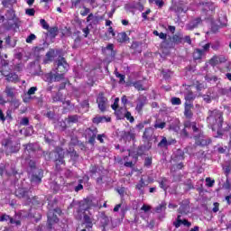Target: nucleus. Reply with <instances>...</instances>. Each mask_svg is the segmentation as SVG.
Segmentation results:
<instances>
[{
	"label": "nucleus",
	"instance_id": "obj_1",
	"mask_svg": "<svg viewBox=\"0 0 231 231\" xmlns=\"http://www.w3.org/2000/svg\"><path fill=\"white\" fill-rule=\"evenodd\" d=\"M207 122L212 131H217L215 138H221L223 136V112L217 109L208 110Z\"/></svg>",
	"mask_w": 231,
	"mask_h": 231
},
{
	"label": "nucleus",
	"instance_id": "obj_2",
	"mask_svg": "<svg viewBox=\"0 0 231 231\" xmlns=\"http://www.w3.org/2000/svg\"><path fill=\"white\" fill-rule=\"evenodd\" d=\"M65 154L66 152L61 147H57L53 152H43V156L47 162H50L54 157L56 171H62L60 165H66V161H64Z\"/></svg>",
	"mask_w": 231,
	"mask_h": 231
},
{
	"label": "nucleus",
	"instance_id": "obj_3",
	"mask_svg": "<svg viewBox=\"0 0 231 231\" xmlns=\"http://www.w3.org/2000/svg\"><path fill=\"white\" fill-rule=\"evenodd\" d=\"M182 42L183 34L176 33L172 36H168V39L165 42H162V44L166 50H172L173 48H176L178 44H181Z\"/></svg>",
	"mask_w": 231,
	"mask_h": 231
},
{
	"label": "nucleus",
	"instance_id": "obj_4",
	"mask_svg": "<svg viewBox=\"0 0 231 231\" xmlns=\"http://www.w3.org/2000/svg\"><path fill=\"white\" fill-rule=\"evenodd\" d=\"M68 69H69V64L66 61V58L59 56L54 62V71L66 74L68 73Z\"/></svg>",
	"mask_w": 231,
	"mask_h": 231
},
{
	"label": "nucleus",
	"instance_id": "obj_5",
	"mask_svg": "<svg viewBox=\"0 0 231 231\" xmlns=\"http://www.w3.org/2000/svg\"><path fill=\"white\" fill-rule=\"evenodd\" d=\"M31 174V182L33 185H39L42 182V178L44 176V172L42 169H34L33 171H30Z\"/></svg>",
	"mask_w": 231,
	"mask_h": 231
},
{
	"label": "nucleus",
	"instance_id": "obj_6",
	"mask_svg": "<svg viewBox=\"0 0 231 231\" xmlns=\"http://www.w3.org/2000/svg\"><path fill=\"white\" fill-rule=\"evenodd\" d=\"M4 174H6V176H15L17 174L15 166L10 163L0 164V176Z\"/></svg>",
	"mask_w": 231,
	"mask_h": 231
},
{
	"label": "nucleus",
	"instance_id": "obj_7",
	"mask_svg": "<svg viewBox=\"0 0 231 231\" xmlns=\"http://www.w3.org/2000/svg\"><path fill=\"white\" fill-rule=\"evenodd\" d=\"M56 214H60V209H54V210H50L48 212V225H49V228H51V226L53 225V223H59V217H57Z\"/></svg>",
	"mask_w": 231,
	"mask_h": 231
},
{
	"label": "nucleus",
	"instance_id": "obj_8",
	"mask_svg": "<svg viewBox=\"0 0 231 231\" xmlns=\"http://www.w3.org/2000/svg\"><path fill=\"white\" fill-rule=\"evenodd\" d=\"M3 145L6 151V152H18L19 151V144L14 145L12 141L5 139L3 143Z\"/></svg>",
	"mask_w": 231,
	"mask_h": 231
},
{
	"label": "nucleus",
	"instance_id": "obj_9",
	"mask_svg": "<svg viewBox=\"0 0 231 231\" xmlns=\"http://www.w3.org/2000/svg\"><path fill=\"white\" fill-rule=\"evenodd\" d=\"M146 104H147V97L143 95L139 96V97L137 98V105L135 106V110L137 111V113H142Z\"/></svg>",
	"mask_w": 231,
	"mask_h": 231
},
{
	"label": "nucleus",
	"instance_id": "obj_10",
	"mask_svg": "<svg viewBox=\"0 0 231 231\" xmlns=\"http://www.w3.org/2000/svg\"><path fill=\"white\" fill-rule=\"evenodd\" d=\"M15 196L23 199H30V191L26 188H19L15 190Z\"/></svg>",
	"mask_w": 231,
	"mask_h": 231
},
{
	"label": "nucleus",
	"instance_id": "obj_11",
	"mask_svg": "<svg viewBox=\"0 0 231 231\" xmlns=\"http://www.w3.org/2000/svg\"><path fill=\"white\" fill-rule=\"evenodd\" d=\"M1 73H2V75H4V77H6V80H8V82H18L19 81V76L14 72L8 73L7 70L2 69Z\"/></svg>",
	"mask_w": 231,
	"mask_h": 231
},
{
	"label": "nucleus",
	"instance_id": "obj_12",
	"mask_svg": "<svg viewBox=\"0 0 231 231\" xmlns=\"http://www.w3.org/2000/svg\"><path fill=\"white\" fill-rule=\"evenodd\" d=\"M173 143H176V140L174 139L167 140V137H162V140L158 143V147L160 149H167L169 145H173Z\"/></svg>",
	"mask_w": 231,
	"mask_h": 231
},
{
	"label": "nucleus",
	"instance_id": "obj_13",
	"mask_svg": "<svg viewBox=\"0 0 231 231\" xmlns=\"http://www.w3.org/2000/svg\"><path fill=\"white\" fill-rule=\"evenodd\" d=\"M98 108L104 113L106 111V104H107V98L104 97V94H99L97 99Z\"/></svg>",
	"mask_w": 231,
	"mask_h": 231
},
{
	"label": "nucleus",
	"instance_id": "obj_14",
	"mask_svg": "<svg viewBox=\"0 0 231 231\" xmlns=\"http://www.w3.org/2000/svg\"><path fill=\"white\" fill-rule=\"evenodd\" d=\"M190 202L189 200H183L179 208V214H189L190 212Z\"/></svg>",
	"mask_w": 231,
	"mask_h": 231
},
{
	"label": "nucleus",
	"instance_id": "obj_15",
	"mask_svg": "<svg viewBox=\"0 0 231 231\" xmlns=\"http://www.w3.org/2000/svg\"><path fill=\"white\" fill-rule=\"evenodd\" d=\"M97 133H98V130H97V128H93V129L88 128V143H90V145H95Z\"/></svg>",
	"mask_w": 231,
	"mask_h": 231
},
{
	"label": "nucleus",
	"instance_id": "obj_16",
	"mask_svg": "<svg viewBox=\"0 0 231 231\" xmlns=\"http://www.w3.org/2000/svg\"><path fill=\"white\" fill-rule=\"evenodd\" d=\"M194 108V105L189 102L185 103V106H184V116H186V118H192V116H194V114L192 113V109Z\"/></svg>",
	"mask_w": 231,
	"mask_h": 231
},
{
	"label": "nucleus",
	"instance_id": "obj_17",
	"mask_svg": "<svg viewBox=\"0 0 231 231\" xmlns=\"http://www.w3.org/2000/svg\"><path fill=\"white\" fill-rule=\"evenodd\" d=\"M173 225L175 228H180L181 225H184L185 226H190L192 224L189 222L187 219L181 220V215H178L177 221L173 222Z\"/></svg>",
	"mask_w": 231,
	"mask_h": 231
},
{
	"label": "nucleus",
	"instance_id": "obj_18",
	"mask_svg": "<svg viewBox=\"0 0 231 231\" xmlns=\"http://www.w3.org/2000/svg\"><path fill=\"white\" fill-rule=\"evenodd\" d=\"M201 23H202L201 18L197 17L186 25V29L194 30V28H198L199 24H201Z\"/></svg>",
	"mask_w": 231,
	"mask_h": 231
},
{
	"label": "nucleus",
	"instance_id": "obj_19",
	"mask_svg": "<svg viewBox=\"0 0 231 231\" xmlns=\"http://www.w3.org/2000/svg\"><path fill=\"white\" fill-rule=\"evenodd\" d=\"M212 143V140L208 137H199L196 141V145H201V147H205L207 145H210Z\"/></svg>",
	"mask_w": 231,
	"mask_h": 231
},
{
	"label": "nucleus",
	"instance_id": "obj_20",
	"mask_svg": "<svg viewBox=\"0 0 231 231\" xmlns=\"http://www.w3.org/2000/svg\"><path fill=\"white\" fill-rule=\"evenodd\" d=\"M127 111V108L125 107H120L119 109L116 108L115 110V115L117 118V120H124L125 118V113Z\"/></svg>",
	"mask_w": 231,
	"mask_h": 231
},
{
	"label": "nucleus",
	"instance_id": "obj_21",
	"mask_svg": "<svg viewBox=\"0 0 231 231\" xmlns=\"http://www.w3.org/2000/svg\"><path fill=\"white\" fill-rule=\"evenodd\" d=\"M123 140H125L126 142H131V140H133V142H134L136 140V134L131 130L124 132Z\"/></svg>",
	"mask_w": 231,
	"mask_h": 231
},
{
	"label": "nucleus",
	"instance_id": "obj_22",
	"mask_svg": "<svg viewBox=\"0 0 231 231\" xmlns=\"http://www.w3.org/2000/svg\"><path fill=\"white\" fill-rule=\"evenodd\" d=\"M83 220L86 224L87 230L91 231V229L93 228V220L91 219V217L88 215H84Z\"/></svg>",
	"mask_w": 231,
	"mask_h": 231
},
{
	"label": "nucleus",
	"instance_id": "obj_23",
	"mask_svg": "<svg viewBox=\"0 0 231 231\" xmlns=\"http://www.w3.org/2000/svg\"><path fill=\"white\" fill-rule=\"evenodd\" d=\"M117 42H120L121 44H124V42H127L129 41V38L127 37V33L125 32H119L116 36Z\"/></svg>",
	"mask_w": 231,
	"mask_h": 231
},
{
	"label": "nucleus",
	"instance_id": "obj_24",
	"mask_svg": "<svg viewBox=\"0 0 231 231\" xmlns=\"http://www.w3.org/2000/svg\"><path fill=\"white\" fill-rule=\"evenodd\" d=\"M54 56H55V50L50 49V51L46 53V59L43 60L44 64H48V62H51V60H53Z\"/></svg>",
	"mask_w": 231,
	"mask_h": 231
},
{
	"label": "nucleus",
	"instance_id": "obj_25",
	"mask_svg": "<svg viewBox=\"0 0 231 231\" xmlns=\"http://www.w3.org/2000/svg\"><path fill=\"white\" fill-rule=\"evenodd\" d=\"M5 93L6 95V97H8V98H15V89L12 87H6Z\"/></svg>",
	"mask_w": 231,
	"mask_h": 231
},
{
	"label": "nucleus",
	"instance_id": "obj_26",
	"mask_svg": "<svg viewBox=\"0 0 231 231\" xmlns=\"http://www.w3.org/2000/svg\"><path fill=\"white\" fill-rule=\"evenodd\" d=\"M102 122H111V117L97 116L93 118V124H102Z\"/></svg>",
	"mask_w": 231,
	"mask_h": 231
},
{
	"label": "nucleus",
	"instance_id": "obj_27",
	"mask_svg": "<svg viewBox=\"0 0 231 231\" xmlns=\"http://www.w3.org/2000/svg\"><path fill=\"white\" fill-rule=\"evenodd\" d=\"M49 35L51 39H55L59 35V28L58 27H49Z\"/></svg>",
	"mask_w": 231,
	"mask_h": 231
},
{
	"label": "nucleus",
	"instance_id": "obj_28",
	"mask_svg": "<svg viewBox=\"0 0 231 231\" xmlns=\"http://www.w3.org/2000/svg\"><path fill=\"white\" fill-rule=\"evenodd\" d=\"M152 129L151 128H145L143 134V140H151V138H152Z\"/></svg>",
	"mask_w": 231,
	"mask_h": 231
},
{
	"label": "nucleus",
	"instance_id": "obj_29",
	"mask_svg": "<svg viewBox=\"0 0 231 231\" xmlns=\"http://www.w3.org/2000/svg\"><path fill=\"white\" fill-rule=\"evenodd\" d=\"M203 55L205 54L203 53L201 49H196L193 52V59L194 60H199L202 59Z\"/></svg>",
	"mask_w": 231,
	"mask_h": 231
},
{
	"label": "nucleus",
	"instance_id": "obj_30",
	"mask_svg": "<svg viewBox=\"0 0 231 231\" xmlns=\"http://www.w3.org/2000/svg\"><path fill=\"white\" fill-rule=\"evenodd\" d=\"M84 1L86 0H74L71 1V8H83Z\"/></svg>",
	"mask_w": 231,
	"mask_h": 231
},
{
	"label": "nucleus",
	"instance_id": "obj_31",
	"mask_svg": "<svg viewBox=\"0 0 231 231\" xmlns=\"http://www.w3.org/2000/svg\"><path fill=\"white\" fill-rule=\"evenodd\" d=\"M55 74H53V82H60L64 79V73L54 71Z\"/></svg>",
	"mask_w": 231,
	"mask_h": 231
},
{
	"label": "nucleus",
	"instance_id": "obj_32",
	"mask_svg": "<svg viewBox=\"0 0 231 231\" xmlns=\"http://www.w3.org/2000/svg\"><path fill=\"white\" fill-rule=\"evenodd\" d=\"M214 10H215L214 4L210 2L203 4L204 12H214Z\"/></svg>",
	"mask_w": 231,
	"mask_h": 231
},
{
	"label": "nucleus",
	"instance_id": "obj_33",
	"mask_svg": "<svg viewBox=\"0 0 231 231\" xmlns=\"http://www.w3.org/2000/svg\"><path fill=\"white\" fill-rule=\"evenodd\" d=\"M35 91H37V87H32L31 88H29L27 92L29 97H24L23 102H29L30 98H32V95H35Z\"/></svg>",
	"mask_w": 231,
	"mask_h": 231
},
{
	"label": "nucleus",
	"instance_id": "obj_34",
	"mask_svg": "<svg viewBox=\"0 0 231 231\" xmlns=\"http://www.w3.org/2000/svg\"><path fill=\"white\" fill-rule=\"evenodd\" d=\"M166 208H167V204L165 202H162V204H160L155 208V212L157 214H162V212H165Z\"/></svg>",
	"mask_w": 231,
	"mask_h": 231
},
{
	"label": "nucleus",
	"instance_id": "obj_35",
	"mask_svg": "<svg viewBox=\"0 0 231 231\" xmlns=\"http://www.w3.org/2000/svg\"><path fill=\"white\" fill-rule=\"evenodd\" d=\"M24 151H27L28 152H35V143H29L27 144H23Z\"/></svg>",
	"mask_w": 231,
	"mask_h": 231
},
{
	"label": "nucleus",
	"instance_id": "obj_36",
	"mask_svg": "<svg viewBox=\"0 0 231 231\" xmlns=\"http://www.w3.org/2000/svg\"><path fill=\"white\" fill-rule=\"evenodd\" d=\"M48 46H50L48 44V42H44L43 45H40L34 48V51L35 53H41V51H44V50H46V48H48Z\"/></svg>",
	"mask_w": 231,
	"mask_h": 231
},
{
	"label": "nucleus",
	"instance_id": "obj_37",
	"mask_svg": "<svg viewBox=\"0 0 231 231\" xmlns=\"http://www.w3.org/2000/svg\"><path fill=\"white\" fill-rule=\"evenodd\" d=\"M134 88L137 89L138 91H145V88H143V84H142V81H135L133 83Z\"/></svg>",
	"mask_w": 231,
	"mask_h": 231
},
{
	"label": "nucleus",
	"instance_id": "obj_38",
	"mask_svg": "<svg viewBox=\"0 0 231 231\" xmlns=\"http://www.w3.org/2000/svg\"><path fill=\"white\" fill-rule=\"evenodd\" d=\"M43 80L51 84L53 82V74L51 72L43 75Z\"/></svg>",
	"mask_w": 231,
	"mask_h": 231
},
{
	"label": "nucleus",
	"instance_id": "obj_39",
	"mask_svg": "<svg viewBox=\"0 0 231 231\" xmlns=\"http://www.w3.org/2000/svg\"><path fill=\"white\" fill-rule=\"evenodd\" d=\"M175 156L177 158V160H184L185 159V152H183V150H177L175 152Z\"/></svg>",
	"mask_w": 231,
	"mask_h": 231
},
{
	"label": "nucleus",
	"instance_id": "obj_40",
	"mask_svg": "<svg viewBox=\"0 0 231 231\" xmlns=\"http://www.w3.org/2000/svg\"><path fill=\"white\" fill-rule=\"evenodd\" d=\"M167 124L165 122L155 121L153 127L155 129H165Z\"/></svg>",
	"mask_w": 231,
	"mask_h": 231
},
{
	"label": "nucleus",
	"instance_id": "obj_41",
	"mask_svg": "<svg viewBox=\"0 0 231 231\" xmlns=\"http://www.w3.org/2000/svg\"><path fill=\"white\" fill-rule=\"evenodd\" d=\"M77 122H79V116H77V115L69 116V117H68L69 124H77Z\"/></svg>",
	"mask_w": 231,
	"mask_h": 231
},
{
	"label": "nucleus",
	"instance_id": "obj_42",
	"mask_svg": "<svg viewBox=\"0 0 231 231\" xmlns=\"http://www.w3.org/2000/svg\"><path fill=\"white\" fill-rule=\"evenodd\" d=\"M100 223L102 226H107V225H109V217H107L106 215L102 216L100 218Z\"/></svg>",
	"mask_w": 231,
	"mask_h": 231
},
{
	"label": "nucleus",
	"instance_id": "obj_43",
	"mask_svg": "<svg viewBox=\"0 0 231 231\" xmlns=\"http://www.w3.org/2000/svg\"><path fill=\"white\" fill-rule=\"evenodd\" d=\"M149 3H155L158 8H163V5H165V2H163V0H149Z\"/></svg>",
	"mask_w": 231,
	"mask_h": 231
},
{
	"label": "nucleus",
	"instance_id": "obj_44",
	"mask_svg": "<svg viewBox=\"0 0 231 231\" xmlns=\"http://www.w3.org/2000/svg\"><path fill=\"white\" fill-rule=\"evenodd\" d=\"M161 189L167 190V178H162V180L159 181Z\"/></svg>",
	"mask_w": 231,
	"mask_h": 231
},
{
	"label": "nucleus",
	"instance_id": "obj_45",
	"mask_svg": "<svg viewBox=\"0 0 231 231\" xmlns=\"http://www.w3.org/2000/svg\"><path fill=\"white\" fill-rule=\"evenodd\" d=\"M125 118L129 121L130 124H133L134 122V117L132 116L131 112L127 111L125 113Z\"/></svg>",
	"mask_w": 231,
	"mask_h": 231
},
{
	"label": "nucleus",
	"instance_id": "obj_46",
	"mask_svg": "<svg viewBox=\"0 0 231 231\" xmlns=\"http://www.w3.org/2000/svg\"><path fill=\"white\" fill-rule=\"evenodd\" d=\"M35 39H37V36L33 33H31L25 40V42H27V44H32L33 42V41H35Z\"/></svg>",
	"mask_w": 231,
	"mask_h": 231
},
{
	"label": "nucleus",
	"instance_id": "obj_47",
	"mask_svg": "<svg viewBox=\"0 0 231 231\" xmlns=\"http://www.w3.org/2000/svg\"><path fill=\"white\" fill-rule=\"evenodd\" d=\"M147 151L146 146H139L137 149V156H143V153Z\"/></svg>",
	"mask_w": 231,
	"mask_h": 231
},
{
	"label": "nucleus",
	"instance_id": "obj_48",
	"mask_svg": "<svg viewBox=\"0 0 231 231\" xmlns=\"http://www.w3.org/2000/svg\"><path fill=\"white\" fill-rule=\"evenodd\" d=\"M69 154L73 162H77V160H79V153H77L75 150L69 152Z\"/></svg>",
	"mask_w": 231,
	"mask_h": 231
},
{
	"label": "nucleus",
	"instance_id": "obj_49",
	"mask_svg": "<svg viewBox=\"0 0 231 231\" xmlns=\"http://www.w3.org/2000/svg\"><path fill=\"white\" fill-rule=\"evenodd\" d=\"M52 102H62V94L57 93L55 96H53Z\"/></svg>",
	"mask_w": 231,
	"mask_h": 231
},
{
	"label": "nucleus",
	"instance_id": "obj_50",
	"mask_svg": "<svg viewBox=\"0 0 231 231\" xmlns=\"http://www.w3.org/2000/svg\"><path fill=\"white\" fill-rule=\"evenodd\" d=\"M185 100L188 102V104H190L189 102L194 100V94L192 92H189L185 95Z\"/></svg>",
	"mask_w": 231,
	"mask_h": 231
},
{
	"label": "nucleus",
	"instance_id": "obj_51",
	"mask_svg": "<svg viewBox=\"0 0 231 231\" xmlns=\"http://www.w3.org/2000/svg\"><path fill=\"white\" fill-rule=\"evenodd\" d=\"M223 171H225L226 176H228V174H230V171H231V164H230V162H226L225 164V166L223 167Z\"/></svg>",
	"mask_w": 231,
	"mask_h": 231
},
{
	"label": "nucleus",
	"instance_id": "obj_52",
	"mask_svg": "<svg viewBox=\"0 0 231 231\" xmlns=\"http://www.w3.org/2000/svg\"><path fill=\"white\" fill-rule=\"evenodd\" d=\"M11 106H13L14 109H18L19 106H21V102H19L18 99L13 98L11 100Z\"/></svg>",
	"mask_w": 231,
	"mask_h": 231
},
{
	"label": "nucleus",
	"instance_id": "obj_53",
	"mask_svg": "<svg viewBox=\"0 0 231 231\" xmlns=\"http://www.w3.org/2000/svg\"><path fill=\"white\" fill-rule=\"evenodd\" d=\"M171 102L172 106H180L181 99L180 97H171Z\"/></svg>",
	"mask_w": 231,
	"mask_h": 231
},
{
	"label": "nucleus",
	"instance_id": "obj_54",
	"mask_svg": "<svg viewBox=\"0 0 231 231\" xmlns=\"http://www.w3.org/2000/svg\"><path fill=\"white\" fill-rule=\"evenodd\" d=\"M40 24L42 25V27L43 28V30H50V24H48V23L46 22V20L41 19V20H40Z\"/></svg>",
	"mask_w": 231,
	"mask_h": 231
},
{
	"label": "nucleus",
	"instance_id": "obj_55",
	"mask_svg": "<svg viewBox=\"0 0 231 231\" xmlns=\"http://www.w3.org/2000/svg\"><path fill=\"white\" fill-rule=\"evenodd\" d=\"M210 66H217L219 64V60L217 56H214L210 60H209Z\"/></svg>",
	"mask_w": 231,
	"mask_h": 231
},
{
	"label": "nucleus",
	"instance_id": "obj_56",
	"mask_svg": "<svg viewBox=\"0 0 231 231\" xmlns=\"http://www.w3.org/2000/svg\"><path fill=\"white\" fill-rule=\"evenodd\" d=\"M89 12H91V10L86 7V5H83V11H80V15H82V17H86V15H88Z\"/></svg>",
	"mask_w": 231,
	"mask_h": 231
},
{
	"label": "nucleus",
	"instance_id": "obj_57",
	"mask_svg": "<svg viewBox=\"0 0 231 231\" xmlns=\"http://www.w3.org/2000/svg\"><path fill=\"white\" fill-rule=\"evenodd\" d=\"M116 76L117 77V79H119L120 84H122V83L125 84V75H123V74H120V73L116 72Z\"/></svg>",
	"mask_w": 231,
	"mask_h": 231
},
{
	"label": "nucleus",
	"instance_id": "obj_58",
	"mask_svg": "<svg viewBox=\"0 0 231 231\" xmlns=\"http://www.w3.org/2000/svg\"><path fill=\"white\" fill-rule=\"evenodd\" d=\"M26 15H29L30 17H33L35 15V9L33 8H29L25 10Z\"/></svg>",
	"mask_w": 231,
	"mask_h": 231
},
{
	"label": "nucleus",
	"instance_id": "obj_59",
	"mask_svg": "<svg viewBox=\"0 0 231 231\" xmlns=\"http://www.w3.org/2000/svg\"><path fill=\"white\" fill-rule=\"evenodd\" d=\"M37 163L35 162V161H33V160H31V161H29V167H30V171H33L34 169H39V168H37Z\"/></svg>",
	"mask_w": 231,
	"mask_h": 231
},
{
	"label": "nucleus",
	"instance_id": "obj_60",
	"mask_svg": "<svg viewBox=\"0 0 231 231\" xmlns=\"http://www.w3.org/2000/svg\"><path fill=\"white\" fill-rule=\"evenodd\" d=\"M151 165H152V158H145L144 160V166L145 167H151Z\"/></svg>",
	"mask_w": 231,
	"mask_h": 231
},
{
	"label": "nucleus",
	"instance_id": "obj_61",
	"mask_svg": "<svg viewBox=\"0 0 231 231\" xmlns=\"http://www.w3.org/2000/svg\"><path fill=\"white\" fill-rule=\"evenodd\" d=\"M206 183H207V187H214V183H216V181L210 178H207Z\"/></svg>",
	"mask_w": 231,
	"mask_h": 231
},
{
	"label": "nucleus",
	"instance_id": "obj_62",
	"mask_svg": "<svg viewBox=\"0 0 231 231\" xmlns=\"http://www.w3.org/2000/svg\"><path fill=\"white\" fill-rule=\"evenodd\" d=\"M29 124H30V119H28V117H23L20 121V125H29Z\"/></svg>",
	"mask_w": 231,
	"mask_h": 231
},
{
	"label": "nucleus",
	"instance_id": "obj_63",
	"mask_svg": "<svg viewBox=\"0 0 231 231\" xmlns=\"http://www.w3.org/2000/svg\"><path fill=\"white\" fill-rule=\"evenodd\" d=\"M187 10H189V8L187 7H181V6H178L176 9L177 14H185L187 12Z\"/></svg>",
	"mask_w": 231,
	"mask_h": 231
},
{
	"label": "nucleus",
	"instance_id": "obj_64",
	"mask_svg": "<svg viewBox=\"0 0 231 231\" xmlns=\"http://www.w3.org/2000/svg\"><path fill=\"white\" fill-rule=\"evenodd\" d=\"M118 102H120V98L116 97L115 99L114 104L111 106L112 109H114V111H116V109H118Z\"/></svg>",
	"mask_w": 231,
	"mask_h": 231
}]
</instances>
